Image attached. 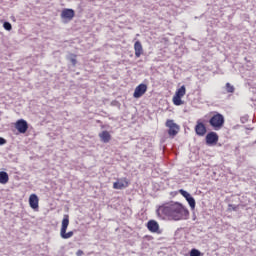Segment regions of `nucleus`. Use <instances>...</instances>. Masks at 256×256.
Returning a JSON list of instances; mask_svg holds the SVG:
<instances>
[{"mask_svg": "<svg viewBox=\"0 0 256 256\" xmlns=\"http://www.w3.org/2000/svg\"><path fill=\"white\" fill-rule=\"evenodd\" d=\"M145 93H147V84L142 83L135 88L133 97L134 99H141Z\"/></svg>", "mask_w": 256, "mask_h": 256, "instance_id": "5", "label": "nucleus"}, {"mask_svg": "<svg viewBox=\"0 0 256 256\" xmlns=\"http://www.w3.org/2000/svg\"><path fill=\"white\" fill-rule=\"evenodd\" d=\"M29 205L31 209L39 211V197L37 196V194H31L29 196Z\"/></svg>", "mask_w": 256, "mask_h": 256, "instance_id": "9", "label": "nucleus"}, {"mask_svg": "<svg viewBox=\"0 0 256 256\" xmlns=\"http://www.w3.org/2000/svg\"><path fill=\"white\" fill-rule=\"evenodd\" d=\"M166 127L168 128V135L169 137H177V134L181 130V126L175 123V120L168 119L165 123Z\"/></svg>", "mask_w": 256, "mask_h": 256, "instance_id": "3", "label": "nucleus"}, {"mask_svg": "<svg viewBox=\"0 0 256 256\" xmlns=\"http://www.w3.org/2000/svg\"><path fill=\"white\" fill-rule=\"evenodd\" d=\"M190 256H201V251H199L198 249L193 248L190 251Z\"/></svg>", "mask_w": 256, "mask_h": 256, "instance_id": "22", "label": "nucleus"}, {"mask_svg": "<svg viewBox=\"0 0 256 256\" xmlns=\"http://www.w3.org/2000/svg\"><path fill=\"white\" fill-rule=\"evenodd\" d=\"M75 17V10L66 8L65 9V19L71 21Z\"/></svg>", "mask_w": 256, "mask_h": 256, "instance_id": "14", "label": "nucleus"}, {"mask_svg": "<svg viewBox=\"0 0 256 256\" xmlns=\"http://www.w3.org/2000/svg\"><path fill=\"white\" fill-rule=\"evenodd\" d=\"M61 17H65V10H62Z\"/></svg>", "mask_w": 256, "mask_h": 256, "instance_id": "30", "label": "nucleus"}, {"mask_svg": "<svg viewBox=\"0 0 256 256\" xmlns=\"http://www.w3.org/2000/svg\"><path fill=\"white\" fill-rule=\"evenodd\" d=\"M241 123H247L249 121V115H244L240 118Z\"/></svg>", "mask_w": 256, "mask_h": 256, "instance_id": "25", "label": "nucleus"}, {"mask_svg": "<svg viewBox=\"0 0 256 256\" xmlns=\"http://www.w3.org/2000/svg\"><path fill=\"white\" fill-rule=\"evenodd\" d=\"M67 227H69V216H65V229H67Z\"/></svg>", "mask_w": 256, "mask_h": 256, "instance_id": "27", "label": "nucleus"}, {"mask_svg": "<svg viewBox=\"0 0 256 256\" xmlns=\"http://www.w3.org/2000/svg\"><path fill=\"white\" fill-rule=\"evenodd\" d=\"M195 219H197V216L193 214V221H195Z\"/></svg>", "mask_w": 256, "mask_h": 256, "instance_id": "31", "label": "nucleus"}, {"mask_svg": "<svg viewBox=\"0 0 256 256\" xmlns=\"http://www.w3.org/2000/svg\"><path fill=\"white\" fill-rule=\"evenodd\" d=\"M147 229L151 233H158V234L161 233L160 230H159V223L157 221H155V220L148 221Z\"/></svg>", "mask_w": 256, "mask_h": 256, "instance_id": "10", "label": "nucleus"}, {"mask_svg": "<svg viewBox=\"0 0 256 256\" xmlns=\"http://www.w3.org/2000/svg\"><path fill=\"white\" fill-rule=\"evenodd\" d=\"M129 187V180L127 178H120L118 181L113 183V189H127Z\"/></svg>", "mask_w": 256, "mask_h": 256, "instance_id": "8", "label": "nucleus"}, {"mask_svg": "<svg viewBox=\"0 0 256 256\" xmlns=\"http://www.w3.org/2000/svg\"><path fill=\"white\" fill-rule=\"evenodd\" d=\"M195 133L199 137H204V135H206V133H207V127L200 120L197 121V124L195 126Z\"/></svg>", "mask_w": 256, "mask_h": 256, "instance_id": "7", "label": "nucleus"}, {"mask_svg": "<svg viewBox=\"0 0 256 256\" xmlns=\"http://www.w3.org/2000/svg\"><path fill=\"white\" fill-rule=\"evenodd\" d=\"M173 103L174 105H183V100H181V96H177L176 94L173 97Z\"/></svg>", "mask_w": 256, "mask_h": 256, "instance_id": "18", "label": "nucleus"}, {"mask_svg": "<svg viewBox=\"0 0 256 256\" xmlns=\"http://www.w3.org/2000/svg\"><path fill=\"white\" fill-rule=\"evenodd\" d=\"M3 27L6 31H11V29H13V26L9 22H4Z\"/></svg>", "mask_w": 256, "mask_h": 256, "instance_id": "24", "label": "nucleus"}, {"mask_svg": "<svg viewBox=\"0 0 256 256\" xmlns=\"http://www.w3.org/2000/svg\"><path fill=\"white\" fill-rule=\"evenodd\" d=\"M134 50H135V57L139 59L141 55H143V45L141 44V41H136L134 44Z\"/></svg>", "mask_w": 256, "mask_h": 256, "instance_id": "11", "label": "nucleus"}, {"mask_svg": "<svg viewBox=\"0 0 256 256\" xmlns=\"http://www.w3.org/2000/svg\"><path fill=\"white\" fill-rule=\"evenodd\" d=\"M71 237H73V231L65 233V239H69Z\"/></svg>", "mask_w": 256, "mask_h": 256, "instance_id": "26", "label": "nucleus"}, {"mask_svg": "<svg viewBox=\"0 0 256 256\" xmlns=\"http://www.w3.org/2000/svg\"><path fill=\"white\" fill-rule=\"evenodd\" d=\"M186 201L188 203V205L190 206V208L192 209V211L195 209V198H193V196H191V194L186 198Z\"/></svg>", "mask_w": 256, "mask_h": 256, "instance_id": "15", "label": "nucleus"}, {"mask_svg": "<svg viewBox=\"0 0 256 256\" xmlns=\"http://www.w3.org/2000/svg\"><path fill=\"white\" fill-rule=\"evenodd\" d=\"M186 88L185 85L181 86L175 93L176 96L178 97H185V93H186Z\"/></svg>", "mask_w": 256, "mask_h": 256, "instance_id": "17", "label": "nucleus"}, {"mask_svg": "<svg viewBox=\"0 0 256 256\" xmlns=\"http://www.w3.org/2000/svg\"><path fill=\"white\" fill-rule=\"evenodd\" d=\"M228 211H239V205L228 204Z\"/></svg>", "mask_w": 256, "mask_h": 256, "instance_id": "21", "label": "nucleus"}, {"mask_svg": "<svg viewBox=\"0 0 256 256\" xmlns=\"http://www.w3.org/2000/svg\"><path fill=\"white\" fill-rule=\"evenodd\" d=\"M67 60L71 63L72 67H75V65H77V55L71 54L67 57Z\"/></svg>", "mask_w": 256, "mask_h": 256, "instance_id": "16", "label": "nucleus"}, {"mask_svg": "<svg viewBox=\"0 0 256 256\" xmlns=\"http://www.w3.org/2000/svg\"><path fill=\"white\" fill-rule=\"evenodd\" d=\"M0 183L1 185H7V183H9V174H7V172H0Z\"/></svg>", "mask_w": 256, "mask_h": 256, "instance_id": "13", "label": "nucleus"}, {"mask_svg": "<svg viewBox=\"0 0 256 256\" xmlns=\"http://www.w3.org/2000/svg\"><path fill=\"white\" fill-rule=\"evenodd\" d=\"M60 235H61L62 239H65V218L62 219Z\"/></svg>", "mask_w": 256, "mask_h": 256, "instance_id": "20", "label": "nucleus"}, {"mask_svg": "<svg viewBox=\"0 0 256 256\" xmlns=\"http://www.w3.org/2000/svg\"><path fill=\"white\" fill-rule=\"evenodd\" d=\"M76 255H77V256H82V255H83V250H78V251L76 252Z\"/></svg>", "mask_w": 256, "mask_h": 256, "instance_id": "29", "label": "nucleus"}, {"mask_svg": "<svg viewBox=\"0 0 256 256\" xmlns=\"http://www.w3.org/2000/svg\"><path fill=\"white\" fill-rule=\"evenodd\" d=\"M226 92L227 93H235V86L231 85V83H226Z\"/></svg>", "mask_w": 256, "mask_h": 256, "instance_id": "19", "label": "nucleus"}, {"mask_svg": "<svg viewBox=\"0 0 256 256\" xmlns=\"http://www.w3.org/2000/svg\"><path fill=\"white\" fill-rule=\"evenodd\" d=\"M209 125H211L214 131L223 129V125H225V116L219 112H214V115L209 119Z\"/></svg>", "mask_w": 256, "mask_h": 256, "instance_id": "2", "label": "nucleus"}, {"mask_svg": "<svg viewBox=\"0 0 256 256\" xmlns=\"http://www.w3.org/2000/svg\"><path fill=\"white\" fill-rule=\"evenodd\" d=\"M99 138L102 143H109L111 141V134H109V131L104 130L99 134Z\"/></svg>", "mask_w": 256, "mask_h": 256, "instance_id": "12", "label": "nucleus"}, {"mask_svg": "<svg viewBox=\"0 0 256 256\" xmlns=\"http://www.w3.org/2000/svg\"><path fill=\"white\" fill-rule=\"evenodd\" d=\"M7 143V140L3 137H0V145H5Z\"/></svg>", "mask_w": 256, "mask_h": 256, "instance_id": "28", "label": "nucleus"}, {"mask_svg": "<svg viewBox=\"0 0 256 256\" xmlns=\"http://www.w3.org/2000/svg\"><path fill=\"white\" fill-rule=\"evenodd\" d=\"M206 145L213 146L219 142V135L216 132H209L205 137Z\"/></svg>", "mask_w": 256, "mask_h": 256, "instance_id": "6", "label": "nucleus"}, {"mask_svg": "<svg viewBox=\"0 0 256 256\" xmlns=\"http://www.w3.org/2000/svg\"><path fill=\"white\" fill-rule=\"evenodd\" d=\"M15 129H17L18 133L25 134L29 129V124L24 119H19L15 123Z\"/></svg>", "mask_w": 256, "mask_h": 256, "instance_id": "4", "label": "nucleus"}, {"mask_svg": "<svg viewBox=\"0 0 256 256\" xmlns=\"http://www.w3.org/2000/svg\"><path fill=\"white\" fill-rule=\"evenodd\" d=\"M180 195H182V197H184V199H186L187 197H189L191 194L189 192H187L186 190L180 189L179 190Z\"/></svg>", "mask_w": 256, "mask_h": 256, "instance_id": "23", "label": "nucleus"}, {"mask_svg": "<svg viewBox=\"0 0 256 256\" xmlns=\"http://www.w3.org/2000/svg\"><path fill=\"white\" fill-rule=\"evenodd\" d=\"M156 214L160 219H169V221H183L189 219V210L183 207L179 202H169L159 206Z\"/></svg>", "mask_w": 256, "mask_h": 256, "instance_id": "1", "label": "nucleus"}]
</instances>
